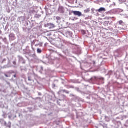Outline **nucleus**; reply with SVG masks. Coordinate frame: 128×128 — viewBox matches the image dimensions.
<instances>
[{"label":"nucleus","instance_id":"20","mask_svg":"<svg viewBox=\"0 0 128 128\" xmlns=\"http://www.w3.org/2000/svg\"><path fill=\"white\" fill-rule=\"evenodd\" d=\"M67 94H69V92H67Z\"/></svg>","mask_w":128,"mask_h":128},{"label":"nucleus","instance_id":"1","mask_svg":"<svg viewBox=\"0 0 128 128\" xmlns=\"http://www.w3.org/2000/svg\"><path fill=\"white\" fill-rule=\"evenodd\" d=\"M72 12L74 14V16H78L79 18L82 16V14L80 11H72Z\"/></svg>","mask_w":128,"mask_h":128},{"label":"nucleus","instance_id":"12","mask_svg":"<svg viewBox=\"0 0 128 128\" xmlns=\"http://www.w3.org/2000/svg\"><path fill=\"white\" fill-rule=\"evenodd\" d=\"M5 76H6V78H10V76H8V74H4Z\"/></svg>","mask_w":128,"mask_h":128},{"label":"nucleus","instance_id":"11","mask_svg":"<svg viewBox=\"0 0 128 128\" xmlns=\"http://www.w3.org/2000/svg\"><path fill=\"white\" fill-rule=\"evenodd\" d=\"M28 80H29L30 82H32V79H30V77H28Z\"/></svg>","mask_w":128,"mask_h":128},{"label":"nucleus","instance_id":"4","mask_svg":"<svg viewBox=\"0 0 128 128\" xmlns=\"http://www.w3.org/2000/svg\"><path fill=\"white\" fill-rule=\"evenodd\" d=\"M48 26H51V28H56V25L52 23L48 24Z\"/></svg>","mask_w":128,"mask_h":128},{"label":"nucleus","instance_id":"3","mask_svg":"<svg viewBox=\"0 0 128 128\" xmlns=\"http://www.w3.org/2000/svg\"><path fill=\"white\" fill-rule=\"evenodd\" d=\"M106 11V8H101L97 10V12H104Z\"/></svg>","mask_w":128,"mask_h":128},{"label":"nucleus","instance_id":"5","mask_svg":"<svg viewBox=\"0 0 128 128\" xmlns=\"http://www.w3.org/2000/svg\"><path fill=\"white\" fill-rule=\"evenodd\" d=\"M108 24H110V22L106 21L104 22V26H108Z\"/></svg>","mask_w":128,"mask_h":128},{"label":"nucleus","instance_id":"10","mask_svg":"<svg viewBox=\"0 0 128 128\" xmlns=\"http://www.w3.org/2000/svg\"><path fill=\"white\" fill-rule=\"evenodd\" d=\"M119 24H124V22H122V20H120L119 22Z\"/></svg>","mask_w":128,"mask_h":128},{"label":"nucleus","instance_id":"18","mask_svg":"<svg viewBox=\"0 0 128 128\" xmlns=\"http://www.w3.org/2000/svg\"><path fill=\"white\" fill-rule=\"evenodd\" d=\"M76 20H78V18H74Z\"/></svg>","mask_w":128,"mask_h":128},{"label":"nucleus","instance_id":"2","mask_svg":"<svg viewBox=\"0 0 128 128\" xmlns=\"http://www.w3.org/2000/svg\"><path fill=\"white\" fill-rule=\"evenodd\" d=\"M58 12L60 14H64V8L62 6H60L58 8Z\"/></svg>","mask_w":128,"mask_h":128},{"label":"nucleus","instance_id":"9","mask_svg":"<svg viewBox=\"0 0 128 128\" xmlns=\"http://www.w3.org/2000/svg\"><path fill=\"white\" fill-rule=\"evenodd\" d=\"M90 12V9H88V10H84V11L85 14H87V12Z\"/></svg>","mask_w":128,"mask_h":128},{"label":"nucleus","instance_id":"21","mask_svg":"<svg viewBox=\"0 0 128 128\" xmlns=\"http://www.w3.org/2000/svg\"><path fill=\"white\" fill-rule=\"evenodd\" d=\"M14 78H16V76H14Z\"/></svg>","mask_w":128,"mask_h":128},{"label":"nucleus","instance_id":"19","mask_svg":"<svg viewBox=\"0 0 128 128\" xmlns=\"http://www.w3.org/2000/svg\"><path fill=\"white\" fill-rule=\"evenodd\" d=\"M74 20V19H73V20Z\"/></svg>","mask_w":128,"mask_h":128},{"label":"nucleus","instance_id":"13","mask_svg":"<svg viewBox=\"0 0 128 128\" xmlns=\"http://www.w3.org/2000/svg\"><path fill=\"white\" fill-rule=\"evenodd\" d=\"M109 18H108V17L105 18V20H108Z\"/></svg>","mask_w":128,"mask_h":128},{"label":"nucleus","instance_id":"15","mask_svg":"<svg viewBox=\"0 0 128 128\" xmlns=\"http://www.w3.org/2000/svg\"><path fill=\"white\" fill-rule=\"evenodd\" d=\"M120 2H122V0H120Z\"/></svg>","mask_w":128,"mask_h":128},{"label":"nucleus","instance_id":"14","mask_svg":"<svg viewBox=\"0 0 128 128\" xmlns=\"http://www.w3.org/2000/svg\"><path fill=\"white\" fill-rule=\"evenodd\" d=\"M13 64H14L16 66V62H14Z\"/></svg>","mask_w":128,"mask_h":128},{"label":"nucleus","instance_id":"6","mask_svg":"<svg viewBox=\"0 0 128 128\" xmlns=\"http://www.w3.org/2000/svg\"><path fill=\"white\" fill-rule=\"evenodd\" d=\"M66 34L67 36H72V33L70 32H67Z\"/></svg>","mask_w":128,"mask_h":128},{"label":"nucleus","instance_id":"17","mask_svg":"<svg viewBox=\"0 0 128 128\" xmlns=\"http://www.w3.org/2000/svg\"><path fill=\"white\" fill-rule=\"evenodd\" d=\"M84 34H86V32H84Z\"/></svg>","mask_w":128,"mask_h":128},{"label":"nucleus","instance_id":"7","mask_svg":"<svg viewBox=\"0 0 128 128\" xmlns=\"http://www.w3.org/2000/svg\"><path fill=\"white\" fill-rule=\"evenodd\" d=\"M42 50H40V48H38V50H37V52L38 53V54H42Z\"/></svg>","mask_w":128,"mask_h":128},{"label":"nucleus","instance_id":"8","mask_svg":"<svg viewBox=\"0 0 128 128\" xmlns=\"http://www.w3.org/2000/svg\"><path fill=\"white\" fill-rule=\"evenodd\" d=\"M56 20H58V21H60V20H62V18H60V16H57L56 18Z\"/></svg>","mask_w":128,"mask_h":128},{"label":"nucleus","instance_id":"16","mask_svg":"<svg viewBox=\"0 0 128 128\" xmlns=\"http://www.w3.org/2000/svg\"><path fill=\"white\" fill-rule=\"evenodd\" d=\"M23 64H26V62H23Z\"/></svg>","mask_w":128,"mask_h":128}]
</instances>
